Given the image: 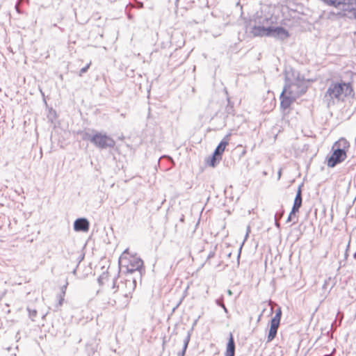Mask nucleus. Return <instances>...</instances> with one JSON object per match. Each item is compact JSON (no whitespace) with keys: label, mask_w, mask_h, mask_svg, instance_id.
Returning a JSON list of instances; mask_svg holds the SVG:
<instances>
[{"label":"nucleus","mask_w":356,"mask_h":356,"mask_svg":"<svg viewBox=\"0 0 356 356\" xmlns=\"http://www.w3.org/2000/svg\"><path fill=\"white\" fill-rule=\"evenodd\" d=\"M354 97L355 90L351 82H332L324 95L328 106L334 105L335 101L343 102L346 98Z\"/></svg>","instance_id":"f257e3e1"},{"label":"nucleus","mask_w":356,"mask_h":356,"mask_svg":"<svg viewBox=\"0 0 356 356\" xmlns=\"http://www.w3.org/2000/svg\"><path fill=\"white\" fill-rule=\"evenodd\" d=\"M350 147L349 142L344 138H339L333 145V152L327 159V165L334 168L338 163L343 162L347 157V152Z\"/></svg>","instance_id":"f03ea898"},{"label":"nucleus","mask_w":356,"mask_h":356,"mask_svg":"<svg viewBox=\"0 0 356 356\" xmlns=\"http://www.w3.org/2000/svg\"><path fill=\"white\" fill-rule=\"evenodd\" d=\"M119 262L128 273L138 270L143 265V261L136 254L130 252L129 249L125 250L121 254Z\"/></svg>","instance_id":"7ed1b4c3"},{"label":"nucleus","mask_w":356,"mask_h":356,"mask_svg":"<svg viewBox=\"0 0 356 356\" xmlns=\"http://www.w3.org/2000/svg\"><path fill=\"white\" fill-rule=\"evenodd\" d=\"M90 141L97 147L106 149L107 147H113L115 145V140L110 136L97 133L92 136Z\"/></svg>","instance_id":"20e7f679"},{"label":"nucleus","mask_w":356,"mask_h":356,"mask_svg":"<svg viewBox=\"0 0 356 356\" xmlns=\"http://www.w3.org/2000/svg\"><path fill=\"white\" fill-rule=\"evenodd\" d=\"M280 98V107L284 110L289 108L296 101L293 92L288 87H284Z\"/></svg>","instance_id":"39448f33"},{"label":"nucleus","mask_w":356,"mask_h":356,"mask_svg":"<svg viewBox=\"0 0 356 356\" xmlns=\"http://www.w3.org/2000/svg\"><path fill=\"white\" fill-rule=\"evenodd\" d=\"M282 312L277 310L274 317L270 321V330L267 337L268 342L273 341L276 337L277 329L280 324Z\"/></svg>","instance_id":"423d86ee"},{"label":"nucleus","mask_w":356,"mask_h":356,"mask_svg":"<svg viewBox=\"0 0 356 356\" xmlns=\"http://www.w3.org/2000/svg\"><path fill=\"white\" fill-rule=\"evenodd\" d=\"M302 206V189L301 186L298 187L296 196L294 200L293 205L291 209V211L289 216V220H291L292 218V216L296 215L297 212H298L299 209Z\"/></svg>","instance_id":"0eeeda50"},{"label":"nucleus","mask_w":356,"mask_h":356,"mask_svg":"<svg viewBox=\"0 0 356 356\" xmlns=\"http://www.w3.org/2000/svg\"><path fill=\"white\" fill-rule=\"evenodd\" d=\"M90 228V222L86 218H78L74 222V229L76 232H88Z\"/></svg>","instance_id":"6e6552de"},{"label":"nucleus","mask_w":356,"mask_h":356,"mask_svg":"<svg viewBox=\"0 0 356 356\" xmlns=\"http://www.w3.org/2000/svg\"><path fill=\"white\" fill-rule=\"evenodd\" d=\"M251 32L255 37L269 36L271 35V27L266 28L261 26H254Z\"/></svg>","instance_id":"1a4fd4ad"},{"label":"nucleus","mask_w":356,"mask_h":356,"mask_svg":"<svg viewBox=\"0 0 356 356\" xmlns=\"http://www.w3.org/2000/svg\"><path fill=\"white\" fill-rule=\"evenodd\" d=\"M274 33L275 35L280 37L282 39L287 38L289 36V33L286 29L283 27H271V34Z\"/></svg>","instance_id":"9d476101"},{"label":"nucleus","mask_w":356,"mask_h":356,"mask_svg":"<svg viewBox=\"0 0 356 356\" xmlns=\"http://www.w3.org/2000/svg\"><path fill=\"white\" fill-rule=\"evenodd\" d=\"M235 354V344L234 337L232 333L229 334V341L227 346L225 356H234Z\"/></svg>","instance_id":"9b49d317"},{"label":"nucleus","mask_w":356,"mask_h":356,"mask_svg":"<svg viewBox=\"0 0 356 356\" xmlns=\"http://www.w3.org/2000/svg\"><path fill=\"white\" fill-rule=\"evenodd\" d=\"M228 144H229V139H228V136H227L219 143V145L215 149V151L213 152L215 154V155H218V156H220L222 154V153L224 152V151H225L226 147L228 145Z\"/></svg>","instance_id":"f8f14e48"},{"label":"nucleus","mask_w":356,"mask_h":356,"mask_svg":"<svg viewBox=\"0 0 356 356\" xmlns=\"http://www.w3.org/2000/svg\"><path fill=\"white\" fill-rule=\"evenodd\" d=\"M355 6H353V3L351 2V4L350 6H347L348 8L345 9L346 11H348L349 13H353L355 15H356V0H355Z\"/></svg>","instance_id":"ddd939ff"},{"label":"nucleus","mask_w":356,"mask_h":356,"mask_svg":"<svg viewBox=\"0 0 356 356\" xmlns=\"http://www.w3.org/2000/svg\"><path fill=\"white\" fill-rule=\"evenodd\" d=\"M218 155H215V154L213 153L212 157L211 158V161H210V163H209V165L212 167H214L216 165V160L218 159ZM221 159V157L220 156L218 158V160H220Z\"/></svg>","instance_id":"4468645a"},{"label":"nucleus","mask_w":356,"mask_h":356,"mask_svg":"<svg viewBox=\"0 0 356 356\" xmlns=\"http://www.w3.org/2000/svg\"><path fill=\"white\" fill-rule=\"evenodd\" d=\"M90 67V64H88L86 67H83L81 70H80V72H79V76H82V74L83 73H85L88 69Z\"/></svg>","instance_id":"2eb2a0df"},{"label":"nucleus","mask_w":356,"mask_h":356,"mask_svg":"<svg viewBox=\"0 0 356 356\" xmlns=\"http://www.w3.org/2000/svg\"><path fill=\"white\" fill-rule=\"evenodd\" d=\"M250 232H251L250 227L248 226L247 229H246V232H245V238L249 236Z\"/></svg>","instance_id":"dca6fc26"},{"label":"nucleus","mask_w":356,"mask_h":356,"mask_svg":"<svg viewBox=\"0 0 356 356\" xmlns=\"http://www.w3.org/2000/svg\"><path fill=\"white\" fill-rule=\"evenodd\" d=\"M67 283H66V284H65V285L63 286V293H65V290H66V289H67Z\"/></svg>","instance_id":"f3484780"}]
</instances>
